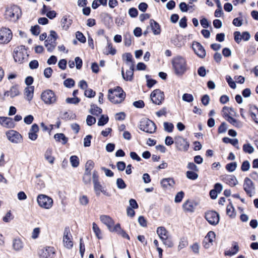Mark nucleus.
Masks as SVG:
<instances>
[{
    "label": "nucleus",
    "instance_id": "3",
    "mask_svg": "<svg viewBox=\"0 0 258 258\" xmlns=\"http://www.w3.org/2000/svg\"><path fill=\"white\" fill-rule=\"evenodd\" d=\"M28 56V54L24 46H19L14 49L13 57L16 62L22 63L27 60Z\"/></svg>",
    "mask_w": 258,
    "mask_h": 258
},
{
    "label": "nucleus",
    "instance_id": "61",
    "mask_svg": "<svg viewBox=\"0 0 258 258\" xmlns=\"http://www.w3.org/2000/svg\"><path fill=\"white\" fill-rule=\"evenodd\" d=\"M80 101V99L76 97H74L73 98H68L66 99L67 103L70 104H78Z\"/></svg>",
    "mask_w": 258,
    "mask_h": 258
},
{
    "label": "nucleus",
    "instance_id": "62",
    "mask_svg": "<svg viewBox=\"0 0 258 258\" xmlns=\"http://www.w3.org/2000/svg\"><path fill=\"white\" fill-rule=\"evenodd\" d=\"M184 196V192L182 191L178 192L175 197L174 201L175 203H180Z\"/></svg>",
    "mask_w": 258,
    "mask_h": 258
},
{
    "label": "nucleus",
    "instance_id": "12",
    "mask_svg": "<svg viewBox=\"0 0 258 258\" xmlns=\"http://www.w3.org/2000/svg\"><path fill=\"white\" fill-rule=\"evenodd\" d=\"M62 243L63 246L67 249H71L73 247V236L67 229H66L63 232Z\"/></svg>",
    "mask_w": 258,
    "mask_h": 258
},
{
    "label": "nucleus",
    "instance_id": "15",
    "mask_svg": "<svg viewBox=\"0 0 258 258\" xmlns=\"http://www.w3.org/2000/svg\"><path fill=\"white\" fill-rule=\"evenodd\" d=\"M100 220L101 222L105 225L109 231L112 232L115 229L114 221L109 216L102 215L100 216Z\"/></svg>",
    "mask_w": 258,
    "mask_h": 258
},
{
    "label": "nucleus",
    "instance_id": "25",
    "mask_svg": "<svg viewBox=\"0 0 258 258\" xmlns=\"http://www.w3.org/2000/svg\"><path fill=\"white\" fill-rule=\"evenodd\" d=\"M121 75L124 79L126 81H131L132 80L134 75V64L130 66V70L126 71V75H124L123 69L121 70Z\"/></svg>",
    "mask_w": 258,
    "mask_h": 258
},
{
    "label": "nucleus",
    "instance_id": "14",
    "mask_svg": "<svg viewBox=\"0 0 258 258\" xmlns=\"http://www.w3.org/2000/svg\"><path fill=\"white\" fill-rule=\"evenodd\" d=\"M175 144L176 148L181 151L185 152L189 148L188 142L182 137L178 136L175 138Z\"/></svg>",
    "mask_w": 258,
    "mask_h": 258
},
{
    "label": "nucleus",
    "instance_id": "64",
    "mask_svg": "<svg viewBox=\"0 0 258 258\" xmlns=\"http://www.w3.org/2000/svg\"><path fill=\"white\" fill-rule=\"evenodd\" d=\"M128 14L132 18H135L138 16V12L136 8H132L129 9Z\"/></svg>",
    "mask_w": 258,
    "mask_h": 258
},
{
    "label": "nucleus",
    "instance_id": "57",
    "mask_svg": "<svg viewBox=\"0 0 258 258\" xmlns=\"http://www.w3.org/2000/svg\"><path fill=\"white\" fill-rule=\"evenodd\" d=\"M226 80L228 83V85L229 86L232 88L235 89L236 87V84L234 81L232 80V78L230 76H226Z\"/></svg>",
    "mask_w": 258,
    "mask_h": 258
},
{
    "label": "nucleus",
    "instance_id": "38",
    "mask_svg": "<svg viewBox=\"0 0 258 258\" xmlns=\"http://www.w3.org/2000/svg\"><path fill=\"white\" fill-rule=\"evenodd\" d=\"M172 43L178 47H181L184 45L181 36H175L171 39Z\"/></svg>",
    "mask_w": 258,
    "mask_h": 258
},
{
    "label": "nucleus",
    "instance_id": "7",
    "mask_svg": "<svg viewBox=\"0 0 258 258\" xmlns=\"http://www.w3.org/2000/svg\"><path fill=\"white\" fill-rule=\"evenodd\" d=\"M41 98L43 102L47 105H51L56 102L57 98L54 93L51 90H46L42 92Z\"/></svg>",
    "mask_w": 258,
    "mask_h": 258
},
{
    "label": "nucleus",
    "instance_id": "40",
    "mask_svg": "<svg viewBox=\"0 0 258 258\" xmlns=\"http://www.w3.org/2000/svg\"><path fill=\"white\" fill-rule=\"evenodd\" d=\"M103 53L106 55H108L109 54L114 55L115 54L116 50L113 47L112 44L111 42L108 41L107 46L104 50Z\"/></svg>",
    "mask_w": 258,
    "mask_h": 258
},
{
    "label": "nucleus",
    "instance_id": "8",
    "mask_svg": "<svg viewBox=\"0 0 258 258\" xmlns=\"http://www.w3.org/2000/svg\"><path fill=\"white\" fill-rule=\"evenodd\" d=\"M13 33L8 28H2L0 29V44H7L12 40Z\"/></svg>",
    "mask_w": 258,
    "mask_h": 258
},
{
    "label": "nucleus",
    "instance_id": "26",
    "mask_svg": "<svg viewBox=\"0 0 258 258\" xmlns=\"http://www.w3.org/2000/svg\"><path fill=\"white\" fill-rule=\"evenodd\" d=\"M157 233L162 241L167 240L168 238V232L164 227H159L157 229Z\"/></svg>",
    "mask_w": 258,
    "mask_h": 258
},
{
    "label": "nucleus",
    "instance_id": "60",
    "mask_svg": "<svg viewBox=\"0 0 258 258\" xmlns=\"http://www.w3.org/2000/svg\"><path fill=\"white\" fill-rule=\"evenodd\" d=\"M64 85L68 88H71L74 86L75 81L72 79H68L63 82Z\"/></svg>",
    "mask_w": 258,
    "mask_h": 258
},
{
    "label": "nucleus",
    "instance_id": "52",
    "mask_svg": "<svg viewBox=\"0 0 258 258\" xmlns=\"http://www.w3.org/2000/svg\"><path fill=\"white\" fill-rule=\"evenodd\" d=\"M79 201L80 205L86 206L89 203V199L86 196L82 195L79 197Z\"/></svg>",
    "mask_w": 258,
    "mask_h": 258
},
{
    "label": "nucleus",
    "instance_id": "31",
    "mask_svg": "<svg viewBox=\"0 0 258 258\" xmlns=\"http://www.w3.org/2000/svg\"><path fill=\"white\" fill-rule=\"evenodd\" d=\"M249 114L252 120L258 124V108L255 106L250 107Z\"/></svg>",
    "mask_w": 258,
    "mask_h": 258
},
{
    "label": "nucleus",
    "instance_id": "50",
    "mask_svg": "<svg viewBox=\"0 0 258 258\" xmlns=\"http://www.w3.org/2000/svg\"><path fill=\"white\" fill-rule=\"evenodd\" d=\"M48 41H45V46L47 48V51L51 52L55 48L56 45V42L53 41L51 43L48 42Z\"/></svg>",
    "mask_w": 258,
    "mask_h": 258
},
{
    "label": "nucleus",
    "instance_id": "48",
    "mask_svg": "<svg viewBox=\"0 0 258 258\" xmlns=\"http://www.w3.org/2000/svg\"><path fill=\"white\" fill-rule=\"evenodd\" d=\"M243 150L245 153L251 154L254 151V148L250 144H245L243 146Z\"/></svg>",
    "mask_w": 258,
    "mask_h": 258
},
{
    "label": "nucleus",
    "instance_id": "21",
    "mask_svg": "<svg viewBox=\"0 0 258 258\" xmlns=\"http://www.w3.org/2000/svg\"><path fill=\"white\" fill-rule=\"evenodd\" d=\"M192 48L195 53L200 57L204 58L206 56V51L200 43L196 42L194 43Z\"/></svg>",
    "mask_w": 258,
    "mask_h": 258
},
{
    "label": "nucleus",
    "instance_id": "59",
    "mask_svg": "<svg viewBox=\"0 0 258 258\" xmlns=\"http://www.w3.org/2000/svg\"><path fill=\"white\" fill-rule=\"evenodd\" d=\"M92 138V137L91 135H87L84 139V146L85 147H88L90 146L91 145V140Z\"/></svg>",
    "mask_w": 258,
    "mask_h": 258
},
{
    "label": "nucleus",
    "instance_id": "45",
    "mask_svg": "<svg viewBox=\"0 0 258 258\" xmlns=\"http://www.w3.org/2000/svg\"><path fill=\"white\" fill-rule=\"evenodd\" d=\"M75 115L72 112L69 113L67 111L61 112L60 113V117L62 119L68 120L73 118Z\"/></svg>",
    "mask_w": 258,
    "mask_h": 258
},
{
    "label": "nucleus",
    "instance_id": "30",
    "mask_svg": "<svg viewBox=\"0 0 258 258\" xmlns=\"http://www.w3.org/2000/svg\"><path fill=\"white\" fill-rule=\"evenodd\" d=\"M94 189L95 191L96 195L99 196L101 192H102L104 195L109 196L108 193L106 190H104L102 186L100 184L99 182H97L93 183Z\"/></svg>",
    "mask_w": 258,
    "mask_h": 258
},
{
    "label": "nucleus",
    "instance_id": "17",
    "mask_svg": "<svg viewBox=\"0 0 258 258\" xmlns=\"http://www.w3.org/2000/svg\"><path fill=\"white\" fill-rule=\"evenodd\" d=\"M54 253V248L52 246H46L40 249L38 251V255L40 258H48Z\"/></svg>",
    "mask_w": 258,
    "mask_h": 258
},
{
    "label": "nucleus",
    "instance_id": "42",
    "mask_svg": "<svg viewBox=\"0 0 258 258\" xmlns=\"http://www.w3.org/2000/svg\"><path fill=\"white\" fill-rule=\"evenodd\" d=\"M92 229L94 231V232L96 236L99 239H102V234H101V231L99 227L98 226V225L95 223H93L92 224Z\"/></svg>",
    "mask_w": 258,
    "mask_h": 258
},
{
    "label": "nucleus",
    "instance_id": "16",
    "mask_svg": "<svg viewBox=\"0 0 258 258\" xmlns=\"http://www.w3.org/2000/svg\"><path fill=\"white\" fill-rule=\"evenodd\" d=\"M215 236V232L212 231L207 233L203 242V245L205 248L208 249L213 245Z\"/></svg>",
    "mask_w": 258,
    "mask_h": 258
},
{
    "label": "nucleus",
    "instance_id": "11",
    "mask_svg": "<svg viewBox=\"0 0 258 258\" xmlns=\"http://www.w3.org/2000/svg\"><path fill=\"white\" fill-rule=\"evenodd\" d=\"M150 98L153 103L160 105L164 100V94L160 90L156 89L151 93Z\"/></svg>",
    "mask_w": 258,
    "mask_h": 258
},
{
    "label": "nucleus",
    "instance_id": "39",
    "mask_svg": "<svg viewBox=\"0 0 258 258\" xmlns=\"http://www.w3.org/2000/svg\"><path fill=\"white\" fill-rule=\"evenodd\" d=\"M232 125L237 128H241L243 126V123L240 120H237L232 117H228L226 120Z\"/></svg>",
    "mask_w": 258,
    "mask_h": 258
},
{
    "label": "nucleus",
    "instance_id": "56",
    "mask_svg": "<svg viewBox=\"0 0 258 258\" xmlns=\"http://www.w3.org/2000/svg\"><path fill=\"white\" fill-rule=\"evenodd\" d=\"M116 185L119 189H124L126 185L124 181L121 178H117L116 180Z\"/></svg>",
    "mask_w": 258,
    "mask_h": 258
},
{
    "label": "nucleus",
    "instance_id": "1",
    "mask_svg": "<svg viewBox=\"0 0 258 258\" xmlns=\"http://www.w3.org/2000/svg\"><path fill=\"white\" fill-rule=\"evenodd\" d=\"M125 94L120 87H117L114 89H110L108 90V97L113 103H120L124 99Z\"/></svg>",
    "mask_w": 258,
    "mask_h": 258
},
{
    "label": "nucleus",
    "instance_id": "46",
    "mask_svg": "<svg viewBox=\"0 0 258 258\" xmlns=\"http://www.w3.org/2000/svg\"><path fill=\"white\" fill-rule=\"evenodd\" d=\"M163 127L164 131L168 133L172 132L174 128L173 124L168 122H164L163 123Z\"/></svg>",
    "mask_w": 258,
    "mask_h": 258
},
{
    "label": "nucleus",
    "instance_id": "13",
    "mask_svg": "<svg viewBox=\"0 0 258 258\" xmlns=\"http://www.w3.org/2000/svg\"><path fill=\"white\" fill-rule=\"evenodd\" d=\"M205 217L211 225H216L220 220L219 215L215 211H210L205 213Z\"/></svg>",
    "mask_w": 258,
    "mask_h": 258
},
{
    "label": "nucleus",
    "instance_id": "6",
    "mask_svg": "<svg viewBox=\"0 0 258 258\" xmlns=\"http://www.w3.org/2000/svg\"><path fill=\"white\" fill-rule=\"evenodd\" d=\"M37 202L41 208L47 210L52 208L53 203L51 198L43 194H40L37 196Z\"/></svg>",
    "mask_w": 258,
    "mask_h": 258
},
{
    "label": "nucleus",
    "instance_id": "27",
    "mask_svg": "<svg viewBox=\"0 0 258 258\" xmlns=\"http://www.w3.org/2000/svg\"><path fill=\"white\" fill-rule=\"evenodd\" d=\"M223 117L227 120L228 117H231V115H234L235 112L234 109L232 107L224 106L222 110Z\"/></svg>",
    "mask_w": 258,
    "mask_h": 258
},
{
    "label": "nucleus",
    "instance_id": "53",
    "mask_svg": "<svg viewBox=\"0 0 258 258\" xmlns=\"http://www.w3.org/2000/svg\"><path fill=\"white\" fill-rule=\"evenodd\" d=\"M188 244L187 240L184 238L180 239L179 244L178 245V250L179 251L181 249L185 247Z\"/></svg>",
    "mask_w": 258,
    "mask_h": 258
},
{
    "label": "nucleus",
    "instance_id": "37",
    "mask_svg": "<svg viewBox=\"0 0 258 258\" xmlns=\"http://www.w3.org/2000/svg\"><path fill=\"white\" fill-rule=\"evenodd\" d=\"M226 213L231 218H234L236 217V214L234 208L231 202L227 206Z\"/></svg>",
    "mask_w": 258,
    "mask_h": 258
},
{
    "label": "nucleus",
    "instance_id": "18",
    "mask_svg": "<svg viewBox=\"0 0 258 258\" xmlns=\"http://www.w3.org/2000/svg\"><path fill=\"white\" fill-rule=\"evenodd\" d=\"M24 247V243L19 237H15L12 240V248L13 249L17 252L21 251Z\"/></svg>",
    "mask_w": 258,
    "mask_h": 258
},
{
    "label": "nucleus",
    "instance_id": "63",
    "mask_svg": "<svg viewBox=\"0 0 258 258\" xmlns=\"http://www.w3.org/2000/svg\"><path fill=\"white\" fill-rule=\"evenodd\" d=\"M234 40L237 43H239L242 40V34L239 31H236L234 33Z\"/></svg>",
    "mask_w": 258,
    "mask_h": 258
},
{
    "label": "nucleus",
    "instance_id": "41",
    "mask_svg": "<svg viewBox=\"0 0 258 258\" xmlns=\"http://www.w3.org/2000/svg\"><path fill=\"white\" fill-rule=\"evenodd\" d=\"M223 141L225 143H230L234 147H235L237 149H239V147L238 145V140L237 139H231L228 137H225L223 138Z\"/></svg>",
    "mask_w": 258,
    "mask_h": 258
},
{
    "label": "nucleus",
    "instance_id": "19",
    "mask_svg": "<svg viewBox=\"0 0 258 258\" xmlns=\"http://www.w3.org/2000/svg\"><path fill=\"white\" fill-rule=\"evenodd\" d=\"M39 131V127L36 123L33 124L29 132H28V138L32 141L36 140L38 138V132Z\"/></svg>",
    "mask_w": 258,
    "mask_h": 258
},
{
    "label": "nucleus",
    "instance_id": "58",
    "mask_svg": "<svg viewBox=\"0 0 258 258\" xmlns=\"http://www.w3.org/2000/svg\"><path fill=\"white\" fill-rule=\"evenodd\" d=\"M76 38L81 42L85 43L86 42V38L82 33L77 31L76 33Z\"/></svg>",
    "mask_w": 258,
    "mask_h": 258
},
{
    "label": "nucleus",
    "instance_id": "34",
    "mask_svg": "<svg viewBox=\"0 0 258 258\" xmlns=\"http://www.w3.org/2000/svg\"><path fill=\"white\" fill-rule=\"evenodd\" d=\"M54 138L56 142H60L63 145L66 144L68 141V138L62 133L55 134Z\"/></svg>",
    "mask_w": 258,
    "mask_h": 258
},
{
    "label": "nucleus",
    "instance_id": "29",
    "mask_svg": "<svg viewBox=\"0 0 258 258\" xmlns=\"http://www.w3.org/2000/svg\"><path fill=\"white\" fill-rule=\"evenodd\" d=\"M112 232L117 233L123 238H125L128 240L130 239L129 235L121 228L120 225L119 223H117L115 225V229Z\"/></svg>",
    "mask_w": 258,
    "mask_h": 258
},
{
    "label": "nucleus",
    "instance_id": "55",
    "mask_svg": "<svg viewBox=\"0 0 258 258\" xmlns=\"http://www.w3.org/2000/svg\"><path fill=\"white\" fill-rule=\"evenodd\" d=\"M237 167V164L236 162H232L228 163L226 166V169L229 172L234 171Z\"/></svg>",
    "mask_w": 258,
    "mask_h": 258
},
{
    "label": "nucleus",
    "instance_id": "32",
    "mask_svg": "<svg viewBox=\"0 0 258 258\" xmlns=\"http://www.w3.org/2000/svg\"><path fill=\"white\" fill-rule=\"evenodd\" d=\"M239 251V246L237 242H234L232 244V247L230 250H227L225 252V255L228 256H232L236 254Z\"/></svg>",
    "mask_w": 258,
    "mask_h": 258
},
{
    "label": "nucleus",
    "instance_id": "10",
    "mask_svg": "<svg viewBox=\"0 0 258 258\" xmlns=\"http://www.w3.org/2000/svg\"><path fill=\"white\" fill-rule=\"evenodd\" d=\"M6 136L9 141L14 144L20 143L23 141L21 135L14 130H10L7 132Z\"/></svg>",
    "mask_w": 258,
    "mask_h": 258
},
{
    "label": "nucleus",
    "instance_id": "44",
    "mask_svg": "<svg viewBox=\"0 0 258 258\" xmlns=\"http://www.w3.org/2000/svg\"><path fill=\"white\" fill-rule=\"evenodd\" d=\"M102 112V109L95 105L91 106L90 113L94 115L98 116Z\"/></svg>",
    "mask_w": 258,
    "mask_h": 258
},
{
    "label": "nucleus",
    "instance_id": "49",
    "mask_svg": "<svg viewBox=\"0 0 258 258\" xmlns=\"http://www.w3.org/2000/svg\"><path fill=\"white\" fill-rule=\"evenodd\" d=\"M70 162L73 167H77L79 165V158L77 156H72L70 157Z\"/></svg>",
    "mask_w": 258,
    "mask_h": 258
},
{
    "label": "nucleus",
    "instance_id": "23",
    "mask_svg": "<svg viewBox=\"0 0 258 258\" xmlns=\"http://www.w3.org/2000/svg\"><path fill=\"white\" fill-rule=\"evenodd\" d=\"M196 206V203L190 200H187L182 205L184 211L189 213H192L195 211Z\"/></svg>",
    "mask_w": 258,
    "mask_h": 258
},
{
    "label": "nucleus",
    "instance_id": "9",
    "mask_svg": "<svg viewBox=\"0 0 258 258\" xmlns=\"http://www.w3.org/2000/svg\"><path fill=\"white\" fill-rule=\"evenodd\" d=\"M243 186V189L250 197H252L255 194V186L252 180L248 177H246L244 179Z\"/></svg>",
    "mask_w": 258,
    "mask_h": 258
},
{
    "label": "nucleus",
    "instance_id": "33",
    "mask_svg": "<svg viewBox=\"0 0 258 258\" xmlns=\"http://www.w3.org/2000/svg\"><path fill=\"white\" fill-rule=\"evenodd\" d=\"M162 186L164 187H173L175 184L174 179L172 178L163 179L161 181Z\"/></svg>",
    "mask_w": 258,
    "mask_h": 258
},
{
    "label": "nucleus",
    "instance_id": "20",
    "mask_svg": "<svg viewBox=\"0 0 258 258\" xmlns=\"http://www.w3.org/2000/svg\"><path fill=\"white\" fill-rule=\"evenodd\" d=\"M0 124L6 128H13L15 126L12 118L8 117L0 116Z\"/></svg>",
    "mask_w": 258,
    "mask_h": 258
},
{
    "label": "nucleus",
    "instance_id": "24",
    "mask_svg": "<svg viewBox=\"0 0 258 258\" xmlns=\"http://www.w3.org/2000/svg\"><path fill=\"white\" fill-rule=\"evenodd\" d=\"M73 21L69 17L66 15L61 19L60 24L62 29L65 31H67L72 24Z\"/></svg>",
    "mask_w": 258,
    "mask_h": 258
},
{
    "label": "nucleus",
    "instance_id": "22",
    "mask_svg": "<svg viewBox=\"0 0 258 258\" xmlns=\"http://www.w3.org/2000/svg\"><path fill=\"white\" fill-rule=\"evenodd\" d=\"M222 180L231 186H234L238 183L236 177L233 175H226L222 177Z\"/></svg>",
    "mask_w": 258,
    "mask_h": 258
},
{
    "label": "nucleus",
    "instance_id": "54",
    "mask_svg": "<svg viewBox=\"0 0 258 258\" xmlns=\"http://www.w3.org/2000/svg\"><path fill=\"white\" fill-rule=\"evenodd\" d=\"M186 175L187 178L191 180H195L198 177V174L192 171H187Z\"/></svg>",
    "mask_w": 258,
    "mask_h": 258
},
{
    "label": "nucleus",
    "instance_id": "36",
    "mask_svg": "<svg viewBox=\"0 0 258 258\" xmlns=\"http://www.w3.org/2000/svg\"><path fill=\"white\" fill-rule=\"evenodd\" d=\"M52 150L51 148L47 149L44 154L45 159L51 164H53L54 157L52 156Z\"/></svg>",
    "mask_w": 258,
    "mask_h": 258
},
{
    "label": "nucleus",
    "instance_id": "28",
    "mask_svg": "<svg viewBox=\"0 0 258 258\" xmlns=\"http://www.w3.org/2000/svg\"><path fill=\"white\" fill-rule=\"evenodd\" d=\"M19 94V91L16 86L12 87L10 90L7 91L4 93V97H9L14 98Z\"/></svg>",
    "mask_w": 258,
    "mask_h": 258
},
{
    "label": "nucleus",
    "instance_id": "43",
    "mask_svg": "<svg viewBox=\"0 0 258 258\" xmlns=\"http://www.w3.org/2000/svg\"><path fill=\"white\" fill-rule=\"evenodd\" d=\"M152 30L155 35H158L160 33V29L158 24L154 21H151Z\"/></svg>",
    "mask_w": 258,
    "mask_h": 258
},
{
    "label": "nucleus",
    "instance_id": "4",
    "mask_svg": "<svg viewBox=\"0 0 258 258\" xmlns=\"http://www.w3.org/2000/svg\"><path fill=\"white\" fill-rule=\"evenodd\" d=\"M139 128L146 133L153 134L156 130V126L152 120L148 118H143L140 122Z\"/></svg>",
    "mask_w": 258,
    "mask_h": 258
},
{
    "label": "nucleus",
    "instance_id": "51",
    "mask_svg": "<svg viewBox=\"0 0 258 258\" xmlns=\"http://www.w3.org/2000/svg\"><path fill=\"white\" fill-rule=\"evenodd\" d=\"M182 99L184 101L187 102H191L194 101V96L192 94L185 93L182 95Z\"/></svg>",
    "mask_w": 258,
    "mask_h": 258
},
{
    "label": "nucleus",
    "instance_id": "5",
    "mask_svg": "<svg viewBox=\"0 0 258 258\" xmlns=\"http://www.w3.org/2000/svg\"><path fill=\"white\" fill-rule=\"evenodd\" d=\"M21 15V11L20 8L15 5L8 8L6 12L7 18L13 22L17 21L19 19Z\"/></svg>",
    "mask_w": 258,
    "mask_h": 258
},
{
    "label": "nucleus",
    "instance_id": "2",
    "mask_svg": "<svg viewBox=\"0 0 258 258\" xmlns=\"http://www.w3.org/2000/svg\"><path fill=\"white\" fill-rule=\"evenodd\" d=\"M172 65L176 74L183 75L186 70V61L184 58L181 56H176L172 60Z\"/></svg>",
    "mask_w": 258,
    "mask_h": 258
},
{
    "label": "nucleus",
    "instance_id": "47",
    "mask_svg": "<svg viewBox=\"0 0 258 258\" xmlns=\"http://www.w3.org/2000/svg\"><path fill=\"white\" fill-rule=\"evenodd\" d=\"M108 117L107 116H105L104 115H102L98 121V126H103L105 124H106L108 121Z\"/></svg>",
    "mask_w": 258,
    "mask_h": 258
},
{
    "label": "nucleus",
    "instance_id": "35",
    "mask_svg": "<svg viewBox=\"0 0 258 258\" xmlns=\"http://www.w3.org/2000/svg\"><path fill=\"white\" fill-rule=\"evenodd\" d=\"M34 88L33 87H27L25 88L24 94L25 95L26 99L30 101L32 100L33 96Z\"/></svg>",
    "mask_w": 258,
    "mask_h": 258
}]
</instances>
